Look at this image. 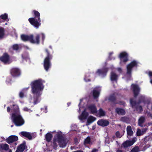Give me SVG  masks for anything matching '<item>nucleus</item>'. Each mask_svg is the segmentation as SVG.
I'll return each instance as SVG.
<instances>
[{"label":"nucleus","instance_id":"obj_1","mask_svg":"<svg viewBox=\"0 0 152 152\" xmlns=\"http://www.w3.org/2000/svg\"><path fill=\"white\" fill-rule=\"evenodd\" d=\"M45 83V80L41 78L35 80L31 82V92L34 96L33 97L30 95L28 97L27 104L33 107L40 102L39 97L42 94L44 88V83Z\"/></svg>","mask_w":152,"mask_h":152},{"label":"nucleus","instance_id":"obj_2","mask_svg":"<svg viewBox=\"0 0 152 152\" xmlns=\"http://www.w3.org/2000/svg\"><path fill=\"white\" fill-rule=\"evenodd\" d=\"M78 109L77 110L78 112L80 113L83 110L81 114L78 116L80 121L83 122L88 115V113L86 111L88 110L90 113L94 114L97 113V109L96 106L93 104H90L88 100L86 98H83L80 99V102L78 105Z\"/></svg>","mask_w":152,"mask_h":152},{"label":"nucleus","instance_id":"obj_3","mask_svg":"<svg viewBox=\"0 0 152 152\" xmlns=\"http://www.w3.org/2000/svg\"><path fill=\"white\" fill-rule=\"evenodd\" d=\"M7 111L10 113L12 121L17 126H21L24 124L25 121L20 114L19 109L16 104L8 106Z\"/></svg>","mask_w":152,"mask_h":152},{"label":"nucleus","instance_id":"obj_4","mask_svg":"<svg viewBox=\"0 0 152 152\" xmlns=\"http://www.w3.org/2000/svg\"><path fill=\"white\" fill-rule=\"evenodd\" d=\"M54 133L53 139V147L56 149V148L59 145L60 147L64 148L66 145L67 142L64 137V134L62 132L58 131L52 132Z\"/></svg>","mask_w":152,"mask_h":152},{"label":"nucleus","instance_id":"obj_5","mask_svg":"<svg viewBox=\"0 0 152 152\" xmlns=\"http://www.w3.org/2000/svg\"><path fill=\"white\" fill-rule=\"evenodd\" d=\"M108 70V68H104L97 69L95 74L93 72L86 73L84 78V80L86 82H90L92 79L94 78L97 75L103 77L106 76Z\"/></svg>","mask_w":152,"mask_h":152},{"label":"nucleus","instance_id":"obj_6","mask_svg":"<svg viewBox=\"0 0 152 152\" xmlns=\"http://www.w3.org/2000/svg\"><path fill=\"white\" fill-rule=\"evenodd\" d=\"M46 52L47 53V56L44 60L43 66L46 71L48 72L51 66V64L50 60L52 58V56L47 49L46 50Z\"/></svg>","mask_w":152,"mask_h":152},{"label":"nucleus","instance_id":"obj_7","mask_svg":"<svg viewBox=\"0 0 152 152\" xmlns=\"http://www.w3.org/2000/svg\"><path fill=\"white\" fill-rule=\"evenodd\" d=\"M128 56V54L126 52H122L119 54L118 57L120 60L119 64L121 66L124 65L129 60Z\"/></svg>","mask_w":152,"mask_h":152},{"label":"nucleus","instance_id":"obj_8","mask_svg":"<svg viewBox=\"0 0 152 152\" xmlns=\"http://www.w3.org/2000/svg\"><path fill=\"white\" fill-rule=\"evenodd\" d=\"M28 21L32 25L37 28H38L41 24L40 19L31 18H29Z\"/></svg>","mask_w":152,"mask_h":152},{"label":"nucleus","instance_id":"obj_9","mask_svg":"<svg viewBox=\"0 0 152 152\" xmlns=\"http://www.w3.org/2000/svg\"><path fill=\"white\" fill-rule=\"evenodd\" d=\"M38 36L37 37V39L35 41L33 40L32 39V35H28L25 34H22L21 35V38L22 40L23 41L28 40L31 43H38L39 42L37 39Z\"/></svg>","mask_w":152,"mask_h":152},{"label":"nucleus","instance_id":"obj_10","mask_svg":"<svg viewBox=\"0 0 152 152\" xmlns=\"http://www.w3.org/2000/svg\"><path fill=\"white\" fill-rule=\"evenodd\" d=\"M0 60L5 64H9L12 62L9 56L6 53H4L0 57Z\"/></svg>","mask_w":152,"mask_h":152},{"label":"nucleus","instance_id":"obj_11","mask_svg":"<svg viewBox=\"0 0 152 152\" xmlns=\"http://www.w3.org/2000/svg\"><path fill=\"white\" fill-rule=\"evenodd\" d=\"M126 68L127 70L126 75L129 77L128 79V80H129L133 68V61L131 62L130 63L127 65Z\"/></svg>","mask_w":152,"mask_h":152},{"label":"nucleus","instance_id":"obj_12","mask_svg":"<svg viewBox=\"0 0 152 152\" xmlns=\"http://www.w3.org/2000/svg\"><path fill=\"white\" fill-rule=\"evenodd\" d=\"M11 73L14 77H17L20 75V70L18 68H12L11 70Z\"/></svg>","mask_w":152,"mask_h":152},{"label":"nucleus","instance_id":"obj_13","mask_svg":"<svg viewBox=\"0 0 152 152\" xmlns=\"http://www.w3.org/2000/svg\"><path fill=\"white\" fill-rule=\"evenodd\" d=\"M144 141L145 143H147L148 141L149 143L143 147L142 150L143 151L149 148L151 146V143L152 142V139H150V137L148 136L145 137V138L144 139Z\"/></svg>","mask_w":152,"mask_h":152},{"label":"nucleus","instance_id":"obj_14","mask_svg":"<svg viewBox=\"0 0 152 152\" xmlns=\"http://www.w3.org/2000/svg\"><path fill=\"white\" fill-rule=\"evenodd\" d=\"M101 91V88L99 86L96 87L94 88L92 92L94 98L96 99L99 97Z\"/></svg>","mask_w":152,"mask_h":152},{"label":"nucleus","instance_id":"obj_15","mask_svg":"<svg viewBox=\"0 0 152 152\" xmlns=\"http://www.w3.org/2000/svg\"><path fill=\"white\" fill-rule=\"evenodd\" d=\"M97 124L99 125L104 127L108 125L109 122L107 120L101 119L97 121Z\"/></svg>","mask_w":152,"mask_h":152},{"label":"nucleus","instance_id":"obj_16","mask_svg":"<svg viewBox=\"0 0 152 152\" xmlns=\"http://www.w3.org/2000/svg\"><path fill=\"white\" fill-rule=\"evenodd\" d=\"M18 140L17 136L14 135H11L7 139V141L8 143L10 144L13 142L17 141Z\"/></svg>","mask_w":152,"mask_h":152},{"label":"nucleus","instance_id":"obj_17","mask_svg":"<svg viewBox=\"0 0 152 152\" xmlns=\"http://www.w3.org/2000/svg\"><path fill=\"white\" fill-rule=\"evenodd\" d=\"M25 142H24L22 144H21L17 148L16 152H22L26 148V146L25 145Z\"/></svg>","mask_w":152,"mask_h":152},{"label":"nucleus","instance_id":"obj_18","mask_svg":"<svg viewBox=\"0 0 152 152\" xmlns=\"http://www.w3.org/2000/svg\"><path fill=\"white\" fill-rule=\"evenodd\" d=\"M134 97L138 95L140 91V88L137 85H134Z\"/></svg>","mask_w":152,"mask_h":152},{"label":"nucleus","instance_id":"obj_19","mask_svg":"<svg viewBox=\"0 0 152 152\" xmlns=\"http://www.w3.org/2000/svg\"><path fill=\"white\" fill-rule=\"evenodd\" d=\"M127 137L129 139H132L131 138L133 134V132L132 128L130 126H128L126 128Z\"/></svg>","mask_w":152,"mask_h":152},{"label":"nucleus","instance_id":"obj_20","mask_svg":"<svg viewBox=\"0 0 152 152\" xmlns=\"http://www.w3.org/2000/svg\"><path fill=\"white\" fill-rule=\"evenodd\" d=\"M108 100L111 102H114V103L115 104L117 103H118V102H115V96L114 94H113L112 95H111L108 98ZM119 104H121L123 105L124 106L125 105V103L124 102H122L121 103V102H120L119 103Z\"/></svg>","mask_w":152,"mask_h":152},{"label":"nucleus","instance_id":"obj_21","mask_svg":"<svg viewBox=\"0 0 152 152\" xmlns=\"http://www.w3.org/2000/svg\"><path fill=\"white\" fill-rule=\"evenodd\" d=\"M8 18V15L7 13H5L1 15L0 16V22H4L7 21V20H9Z\"/></svg>","mask_w":152,"mask_h":152},{"label":"nucleus","instance_id":"obj_22","mask_svg":"<svg viewBox=\"0 0 152 152\" xmlns=\"http://www.w3.org/2000/svg\"><path fill=\"white\" fill-rule=\"evenodd\" d=\"M131 140H126L123 143L122 145L124 148L130 146L133 144V139H131Z\"/></svg>","mask_w":152,"mask_h":152},{"label":"nucleus","instance_id":"obj_23","mask_svg":"<svg viewBox=\"0 0 152 152\" xmlns=\"http://www.w3.org/2000/svg\"><path fill=\"white\" fill-rule=\"evenodd\" d=\"M96 119V118L92 116H89L87 119V122L86 125L88 126L93 123Z\"/></svg>","mask_w":152,"mask_h":152},{"label":"nucleus","instance_id":"obj_24","mask_svg":"<svg viewBox=\"0 0 152 152\" xmlns=\"http://www.w3.org/2000/svg\"><path fill=\"white\" fill-rule=\"evenodd\" d=\"M147 130V128H144L142 130L140 129H137L136 133L137 135L138 136H139L143 135L146 132Z\"/></svg>","mask_w":152,"mask_h":152},{"label":"nucleus","instance_id":"obj_25","mask_svg":"<svg viewBox=\"0 0 152 152\" xmlns=\"http://www.w3.org/2000/svg\"><path fill=\"white\" fill-rule=\"evenodd\" d=\"M115 112L118 115H124L125 114V111L123 109L117 108L115 110Z\"/></svg>","mask_w":152,"mask_h":152},{"label":"nucleus","instance_id":"obj_26","mask_svg":"<svg viewBox=\"0 0 152 152\" xmlns=\"http://www.w3.org/2000/svg\"><path fill=\"white\" fill-rule=\"evenodd\" d=\"M20 134L23 136L27 138L29 140H31L32 139V137L30 134L27 132H22Z\"/></svg>","mask_w":152,"mask_h":152},{"label":"nucleus","instance_id":"obj_27","mask_svg":"<svg viewBox=\"0 0 152 152\" xmlns=\"http://www.w3.org/2000/svg\"><path fill=\"white\" fill-rule=\"evenodd\" d=\"M111 80L112 81H116L118 79V76L114 72H112L111 73Z\"/></svg>","mask_w":152,"mask_h":152},{"label":"nucleus","instance_id":"obj_28","mask_svg":"<svg viewBox=\"0 0 152 152\" xmlns=\"http://www.w3.org/2000/svg\"><path fill=\"white\" fill-rule=\"evenodd\" d=\"M96 115L99 117L103 116H104L105 115V112L102 109L100 108L99 110L98 113H96Z\"/></svg>","mask_w":152,"mask_h":152},{"label":"nucleus","instance_id":"obj_29","mask_svg":"<svg viewBox=\"0 0 152 152\" xmlns=\"http://www.w3.org/2000/svg\"><path fill=\"white\" fill-rule=\"evenodd\" d=\"M135 107H136V110L139 112H140L142 110V108L141 106L139 105V103L136 104L134 102V108Z\"/></svg>","mask_w":152,"mask_h":152},{"label":"nucleus","instance_id":"obj_30","mask_svg":"<svg viewBox=\"0 0 152 152\" xmlns=\"http://www.w3.org/2000/svg\"><path fill=\"white\" fill-rule=\"evenodd\" d=\"M145 121V118L144 117L141 116L138 120V125L139 126L142 127L143 126V124Z\"/></svg>","mask_w":152,"mask_h":152},{"label":"nucleus","instance_id":"obj_31","mask_svg":"<svg viewBox=\"0 0 152 152\" xmlns=\"http://www.w3.org/2000/svg\"><path fill=\"white\" fill-rule=\"evenodd\" d=\"M53 137V135L50 133H47L45 135V138L46 140L48 142L51 140Z\"/></svg>","mask_w":152,"mask_h":152},{"label":"nucleus","instance_id":"obj_32","mask_svg":"<svg viewBox=\"0 0 152 152\" xmlns=\"http://www.w3.org/2000/svg\"><path fill=\"white\" fill-rule=\"evenodd\" d=\"M29 87H27L23 88V90L20 91L19 94V96L21 98H23L24 97V91L28 90Z\"/></svg>","mask_w":152,"mask_h":152},{"label":"nucleus","instance_id":"obj_33","mask_svg":"<svg viewBox=\"0 0 152 152\" xmlns=\"http://www.w3.org/2000/svg\"><path fill=\"white\" fill-rule=\"evenodd\" d=\"M120 121L128 123L129 121V118L126 116L122 117L120 118Z\"/></svg>","mask_w":152,"mask_h":152},{"label":"nucleus","instance_id":"obj_34","mask_svg":"<svg viewBox=\"0 0 152 152\" xmlns=\"http://www.w3.org/2000/svg\"><path fill=\"white\" fill-rule=\"evenodd\" d=\"M12 48L14 50H17L21 48V45H20L15 44L13 45Z\"/></svg>","mask_w":152,"mask_h":152},{"label":"nucleus","instance_id":"obj_35","mask_svg":"<svg viewBox=\"0 0 152 152\" xmlns=\"http://www.w3.org/2000/svg\"><path fill=\"white\" fill-rule=\"evenodd\" d=\"M33 12L35 16L34 18L40 19V14L38 11L34 10L33 11Z\"/></svg>","mask_w":152,"mask_h":152},{"label":"nucleus","instance_id":"obj_36","mask_svg":"<svg viewBox=\"0 0 152 152\" xmlns=\"http://www.w3.org/2000/svg\"><path fill=\"white\" fill-rule=\"evenodd\" d=\"M140 65V63L136 60H134V70H136L137 68Z\"/></svg>","mask_w":152,"mask_h":152},{"label":"nucleus","instance_id":"obj_37","mask_svg":"<svg viewBox=\"0 0 152 152\" xmlns=\"http://www.w3.org/2000/svg\"><path fill=\"white\" fill-rule=\"evenodd\" d=\"M37 36H38V38L37 39L38 40L39 42L37 43H33V44H37V45H38V44H39L40 40H39V34H37L35 38H34V36L32 35V39L33 40H34V41H35L37 39Z\"/></svg>","mask_w":152,"mask_h":152},{"label":"nucleus","instance_id":"obj_38","mask_svg":"<svg viewBox=\"0 0 152 152\" xmlns=\"http://www.w3.org/2000/svg\"><path fill=\"white\" fill-rule=\"evenodd\" d=\"M4 35V29L0 27V39L2 38Z\"/></svg>","mask_w":152,"mask_h":152},{"label":"nucleus","instance_id":"obj_39","mask_svg":"<svg viewBox=\"0 0 152 152\" xmlns=\"http://www.w3.org/2000/svg\"><path fill=\"white\" fill-rule=\"evenodd\" d=\"M113 52H110L109 53V57L108 58L110 60H114L115 57V56H112L113 54Z\"/></svg>","mask_w":152,"mask_h":152},{"label":"nucleus","instance_id":"obj_40","mask_svg":"<svg viewBox=\"0 0 152 152\" xmlns=\"http://www.w3.org/2000/svg\"><path fill=\"white\" fill-rule=\"evenodd\" d=\"M91 143V139L90 137H88L85 140L84 144H90Z\"/></svg>","mask_w":152,"mask_h":152},{"label":"nucleus","instance_id":"obj_41","mask_svg":"<svg viewBox=\"0 0 152 152\" xmlns=\"http://www.w3.org/2000/svg\"><path fill=\"white\" fill-rule=\"evenodd\" d=\"M2 148L5 150H7L9 148V146L7 144H5L1 145Z\"/></svg>","mask_w":152,"mask_h":152},{"label":"nucleus","instance_id":"obj_42","mask_svg":"<svg viewBox=\"0 0 152 152\" xmlns=\"http://www.w3.org/2000/svg\"><path fill=\"white\" fill-rule=\"evenodd\" d=\"M22 110L24 111L27 112L29 113H31L32 111V110H31V109L28 108L26 107H24L22 109Z\"/></svg>","mask_w":152,"mask_h":152},{"label":"nucleus","instance_id":"obj_43","mask_svg":"<svg viewBox=\"0 0 152 152\" xmlns=\"http://www.w3.org/2000/svg\"><path fill=\"white\" fill-rule=\"evenodd\" d=\"M12 82V81L11 78L10 77H7V78L6 83L7 84L9 85L11 84Z\"/></svg>","mask_w":152,"mask_h":152},{"label":"nucleus","instance_id":"obj_44","mask_svg":"<svg viewBox=\"0 0 152 152\" xmlns=\"http://www.w3.org/2000/svg\"><path fill=\"white\" fill-rule=\"evenodd\" d=\"M22 58L23 59L24 61H26L29 63L30 61V58L28 57H24L23 55H22Z\"/></svg>","mask_w":152,"mask_h":152},{"label":"nucleus","instance_id":"obj_45","mask_svg":"<svg viewBox=\"0 0 152 152\" xmlns=\"http://www.w3.org/2000/svg\"><path fill=\"white\" fill-rule=\"evenodd\" d=\"M148 74L150 77V82L152 84V72L149 71L148 72Z\"/></svg>","mask_w":152,"mask_h":152},{"label":"nucleus","instance_id":"obj_46","mask_svg":"<svg viewBox=\"0 0 152 152\" xmlns=\"http://www.w3.org/2000/svg\"><path fill=\"white\" fill-rule=\"evenodd\" d=\"M140 151L138 147L135 146L134 147V152H138Z\"/></svg>","mask_w":152,"mask_h":152},{"label":"nucleus","instance_id":"obj_47","mask_svg":"<svg viewBox=\"0 0 152 152\" xmlns=\"http://www.w3.org/2000/svg\"><path fill=\"white\" fill-rule=\"evenodd\" d=\"M115 134H116V136L117 137L119 138L121 137L123 135H122V134H120V133H119V132L118 131H117L116 132Z\"/></svg>","mask_w":152,"mask_h":152},{"label":"nucleus","instance_id":"obj_48","mask_svg":"<svg viewBox=\"0 0 152 152\" xmlns=\"http://www.w3.org/2000/svg\"><path fill=\"white\" fill-rule=\"evenodd\" d=\"M71 128L72 130H75L77 128V125L75 124H72L71 126Z\"/></svg>","mask_w":152,"mask_h":152},{"label":"nucleus","instance_id":"obj_49","mask_svg":"<svg viewBox=\"0 0 152 152\" xmlns=\"http://www.w3.org/2000/svg\"><path fill=\"white\" fill-rule=\"evenodd\" d=\"M42 111H43L45 113H46L47 112V108L46 107H45L44 108L41 109Z\"/></svg>","mask_w":152,"mask_h":152},{"label":"nucleus","instance_id":"obj_50","mask_svg":"<svg viewBox=\"0 0 152 152\" xmlns=\"http://www.w3.org/2000/svg\"><path fill=\"white\" fill-rule=\"evenodd\" d=\"M40 36H41L42 40L43 41L45 38V34L43 33L40 34Z\"/></svg>","mask_w":152,"mask_h":152},{"label":"nucleus","instance_id":"obj_51","mask_svg":"<svg viewBox=\"0 0 152 152\" xmlns=\"http://www.w3.org/2000/svg\"><path fill=\"white\" fill-rule=\"evenodd\" d=\"M117 70L120 73H121L122 71L121 68L120 67L117 68Z\"/></svg>","mask_w":152,"mask_h":152},{"label":"nucleus","instance_id":"obj_52","mask_svg":"<svg viewBox=\"0 0 152 152\" xmlns=\"http://www.w3.org/2000/svg\"><path fill=\"white\" fill-rule=\"evenodd\" d=\"M130 103L132 107H133V101L132 99H131L130 100Z\"/></svg>","mask_w":152,"mask_h":152},{"label":"nucleus","instance_id":"obj_53","mask_svg":"<svg viewBox=\"0 0 152 152\" xmlns=\"http://www.w3.org/2000/svg\"><path fill=\"white\" fill-rule=\"evenodd\" d=\"M74 142L76 144L78 143V140L77 138H75L74 139Z\"/></svg>","mask_w":152,"mask_h":152},{"label":"nucleus","instance_id":"obj_54","mask_svg":"<svg viewBox=\"0 0 152 152\" xmlns=\"http://www.w3.org/2000/svg\"><path fill=\"white\" fill-rule=\"evenodd\" d=\"M98 150L96 149H94L92 151V152H97Z\"/></svg>","mask_w":152,"mask_h":152},{"label":"nucleus","instance_id":"obj_55","mask_svg":"<svg viewBox=\"0 0 152 152\" xmlns=\"http://www.w3.org/2000/svg\"><path fill=\"white\" fill-rule=\"evenodd\" d=\"M148 117H152V114L150 113H148Z\"/></svg>","mask_w":152,"mask_h":152},{"label":"nucleus","instance_id":"obj_56","mask_svg":"<svg viewBox=\"0 0 152 152\" xmlns=\"http://www.w3.org/2000/svg\"><path fill=\"white\" fill-rule=\"evenodd\" d=\"M72 152H83V151H82L81 150H77Z\"/></svg>","mask_w":152,"mask_h":152},{"label":"nucleus","instance_id":"obj_57","mask_svg":"<svg viewBox=\"0 0 152 152\" xmlns=\"http://www.w3.org/2000/svg\"><path fill=\"white\" fill-rule=\"evenodd\" d=\"M110 68L112 69H114V67L113 65H111L110 66Z\"/></svg>","mask_w":152,"mask_h":152},{"label":"nucleus","instance_id":"obj_58","mask_svg":"<svg viewBox=\"0 0 152 152\" xmlns=\"http://www.w3.org/2000/svg\"><path fill=\"white\" fill-rule=\"evenodd\" d=\"M137 138H134V143L136 141Z\"/></svg>","mask_w":152,"mask_h":152},{"label":"nucleus","instance_id":"obj_59","mask_svg":"<svg viewBox=\"0 0 152 152\" xmlns=\"http://www.w3.org/2000/svg\"><path fill=\"white\" fill-rule=\"evenodd\" d=\"M71 104V102H68L67 103V105H68V106H69V105H70Z\"/></svg>","mask_w":152,"mask_h":152},{"label":"nucleus","instance_id":"obj_60","mask_svg":"<svg viewBox=\"0 0 152 152\" xmlns=\"http://www.w3.org/2000/svg\"><path fill=\"white\" fill-rule=\"evenodd\" d=\"M116 152H122V151L121 150H118Z\"/></svg>","mask_w":152,"mask_h":152},{"label":"nucleus","instance_id":"obj_61","mask_svg":"<svg viewBox=\"0 0 152 152\" xmlns=\"http://www.w3.org/2000/svg\"><path fill=\"white\" fill-rule=\"evenodd\" d=\"M115 138V137L114 136H113V139H114Z\"/></svg>","mask_w":152,"mask_h":152},{"label":"nucleus","instance_id":"obj_62","mask_svg":"<svg viewBox=\"0 0 152 152\" xmlns=\"http://www.w3.org/2000/svg\"><path fill=\"white\" fill-rule=\"evenodd\" d=\"M130 152H133V148L131 150Z\"/></svg>","mask_w":152,"mask_h":152},{"label":"nucleus","instance_id":"obj_63","mask_svg":"<svg viewBox=\"0 0 152 152\" xmlns=\"http://www.w3.org/2000/svg\"><path fill=\"white\" fill-rule=\"evenodd\" d=\"M8 152H12V151H11V150H10Z\"/></svg>","mask_w":152,"mask_h":152},{"label":"nucleus","instance_id":"obj_64","mask_svg":"<svg viewBox=\"0 0 152 152\" xmlns=\"http://www.w3.org/2000/svg\"><path fill=\"white\" fill-rule=\"evenodd\" d=\"M49 48H50V49H52V47H51V46H49Z\"/></svg>","mask_w":152,"mask_h":152}]
</instances>
